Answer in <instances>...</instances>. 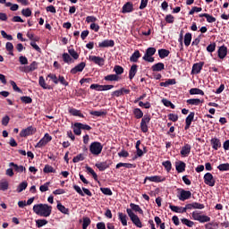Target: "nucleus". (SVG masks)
<instances>
[{"label":"nucleus","mask_w":229,"mask_h":229,"mask_svg":"<svg viewBox=\"0 0 229 229\" xmlns=\"http://www.w3.org/2000/svg\"><path fill=\"white\" fill-rule=\"evenodd\" d=\"M34 214L40 217H49L53 212V207L47 204H36L32 208Z\"/></svg>","instance_id":"f257e3e1"},{"label":"nucleus","mask_w":229,"mask_h":229,"mask_svg":"<svg viewBox=\"0 0 229 229\" xmlns=\"http://www.w3.org/2000/svg\"><path fill=\"white\" fill-rule=\"evenodd\" d=\"M157 53V48L155 47H148L146 49L145 55L142 57L144 62H148V64H153L155 62L154 55Z\"/></svg>","instance_id":"f03ea898"},{"label":"nucleus","mask_w":229,"mask_h":229,"mask_svg":"<svg viewBox=\"0 0 229 229\" xmlns=\"http://www.w3.org/2000/svg\"><path fill=\"white\" fill-rule=\"evenodd\" d=\"M89 151L91 155L98 157L103 151V145L99 141H94L89 145Z\"/></svg>","instance_id":"7ed1b4c3"},{"label":"nucleus","mask_w":229,"mask_h":229,"mask_svg":"<svg viewBox=\"0 0 229 229\" xmlns=\"http://www.w3.org/2000/svg\"><path fill=\"white\" fill-rule=\"evenodd\" d=\"M126 212L131 221H132L133 225H135L137 228H142V222H140V218H139V216L135 215V213H133L131 208H127Z\"/></svg>","instance_id":"20e7f679"},{"label":"nucleus","mask_w":229,"mask_h":229,"mask_svg":"<svg viewBox=\"0 0 229 229\" xmlns=\"http://www.w3.org/2000/svg\"><path fill=\"white\" fill-rule=\"evenodd\" d=\"M150 121L151 115L149 114H144V116L141 118L140 128L143 133H148V131H149L148 124H149Z\"/></svg>","instance_id":"39448f33"},{"label":"nucleus","mask_w":229,"mask_h":229,"mask_svg":"<svg viewBox=\"0 0 229 229\" xmlns=\"http://www.w3.org/2000/svg\"><path fill=\"white\" fill-rule=\"evenodd\" d=\"M112 164V160H106L103 162L96 163L95 166L98 169V171L103 172L106 171V169H108Z\"/></svg>","instance_id":"423d86ee"},{"label":"nucleus","mask_w":229,"mask_h":229,"mask_svg":"<svg viewBox=\"0 0 229 229\" xmlns=\"http://www.w3.org/2000/svg\"><path fill=\"white\" fill-rule=\"evenodd\" d=\"M53 140V137L49 133H46L45 136L37 143L36 148H44L48 142Z\"/></svg>","instance_id":"0eeeda50"},{"label":"nucleus","mask_w":229,"mask_h":229,"mask_svg":"<svg viewBox=\"0 0 229 229\" xmlns=\"http://www.w3.org/2000/svg\"><path fill=\"white\" fill-rule=\"evenodd\" d=\"M180 191V195L178 196L180 201H185L186 199H191L192 193L191 191H185L183 189H178Z\"/></svg>","instance_id":"6e6552de"},{"label":"nucleus","mask_w":229,"mask_h":229,"mask_svg":"<svg viewBox=\"0 0 229 229\" xmlns=\"http://www.w3.org/2000/svg\"><path fill=\"white\" fill-rule=\"evenodd\" d=\"M204 183L208 185V187H214L216 185V179H214V175H212L210 173H207L204 175Z\"/></svg>","instance_id":"1a4fd4ad"},{"label":"nucleus","mask_w":229,"mask_h":229,"mask_svg":"<svg viewBox=\"0 0 229 229\" xmlns=\"http://www.w3.org/2000/svg\"><path fill=\"white\" fill-rule=\"evenodd\" d=\"M131 90L126 88H122L120 89L114 90L112 92V98H121V96H124V94H130Z\"/></svg>","instance_id":"9d476101"},{"label":"nucleus","mask_w":229,"mask_h":229,"mask_svg":"<svg viewBox=\"0 0 229 229\" xmlns=\"http://www.w3.org/2000/svg\"><path fill=\"white\" fill-rule=\"evenodd\" d=\"M203 65H205V62H199L192 65L191 74H199L203 70Z\"/></svg>","instance_id":"9b49d317"},{"label":"nucleus","mask_w":229,"mask_h":229,"mask_svg":"<svg viewBox=\"0 0 229 229\" xmlns=\"http://www.w3.org/2000/svg\"><path fill=\"white\" fill-rule=\"evenodd\" d=\"M85 67H87V64H85V62H81L73 67L70 72L71 74H78V72H83V69H85Z\"/></svg>","instance_id":"f8f14e48"},{"label":"nucleus","mask_w":229,"mask_h":229,"mask_svg":"<svg viewBox=\"0 0 229 229\" xmlns=\"http://www.w3.org/2000/svg\"><path fill=\"white\" fill-rule=\"evenodd\" d=\"M135 8H133V3L126 2L122 7V13H131Z\"/></svg>","instance_id":"ddd939ff"},{"label":"nucleus","mask_w":229,"mask_h":229,"mask_svg":"<svg viewBox=\"0 0 229 229\" xmlns=\"http://www.w3.org/2000/svg\"><path fill=\"white\" fill-rule=\"evenodd\" d=\"M90 62H94L96 65H99V67H103L105 65V58L96 56V55H89Z\"/></svg>","instance_id":"4468645a"},{"label":"nucleus","mask_w":229,"mask_h":229,"mask_svg":"<svg viewBox=\"0 0 229 229\" xmlns=\"http://www.w3.org/2000/svg\"><path fill=\"white\" fill-rule=\"evenodd\" d=\"M194 115H196V114L194 112H191L189 114V115L186 117L185 126H184L185 131H187V130H189V128H191V125L192 124V121H194Z\"/></svg>","instance_id":"2eb2a0df"},{"label":"nucleus","mask_w":229,"mask_h":229,"mask_svg":"<svg viewBox=\"0 0 229 229\" xmlns=\"http://www.w3.org/2000/svg\"><path fill=\"white\" fill-rule=\"evenodd\" d=\"M218 58L220 60H224V58H226V55H228V47L226 46L223 45L220 47L217 50Z\"/></svg>","instance_id":"dca6fc26"},{"label":"nucleus","mask_w":229,"mask_h":229,"mask_svg":"<svg viewBox=\"0 0 229 229\" xmlns=\"http://www.w3.org/2000/svg\"><path fill=\"white\" fill-rule=\"evenodd\" d=\"M147 180H148V182H154L155 183H160L161 182H165V177L160 175L147 176L145 177V182Z\"/></svg>","instance_id":"f3484780"},{"label":"nucleus","mask_w":229,"mask_h":229,"mask_svg":"<svg viewBox=\"0 0 229 229\" xmlns=\"http://www.w3.org/2000/svg\"><path fill=\"white\" fill-rule=\"evenodd\" d=\"M115 46V42L114 39H105L102 42L98 43V47H114Z\"/></svg>","instance_id":"a211bd4d"},{"label":"nucleus","mask_w":229,"mask_h":229,"mask_svg":"<svg viewBox=\"0 0 229 229\" xmlns=\"http://www.w3.org/2000/svg\"><path fill=\"white\" fill-rule=\"evenodd\" d=\"M164 69H165V64H164V63H157L151 66V71H153V72H160L161 71H164Z\"/></svg>","instance_id":"6ab92c4d"},{"label":"nucleus","mask_w":229,"mask_h":229,"mask_svg":"<svg viewBox=\"0 0 229 229\" xmlns=\"http://www.w3.org/2000/svg\"><path fill=\"white\" fill-rule=\"evenodd\" d=\"M191 147L190 144L186 143L181 149L182 157H189L191 155Z\"/></svg>","instance_id":"aec40b11"},{"label":"nucleus","mask_w":229,"mask_h":229,"mask_svg":"<svg viewBox=\"0 0 229 229\" xmlns=\"http://www.w3.org/2000/svg\"><path fill=\"white\" fill-rule=\"evenodd\" d=\"M185 167H187V165L183 161H178L175 162V169L177 173H183L185 171Z\"/></svg>","instance_id":"412c9836"},{"label":"nucleus","mask_w":229,"mask_h":229,"mask_svg":"<svg viewBox=\"0 0 229 229\" xmlns=\"http://www.w3.org/2000/svg\"><path fill=\"white\" fill-rule=\"evenodd\" d=\"M210 144L215 151H217L219 148H221V140L217 138H212L210 140Z\"/></svg>","instance_id":"4be33fe9"},{"label":"nucleus","mask_w":229,"mask_h":229,"mask_svg":"<svg viewBox=\"0 0 229 229\" xmlns=\"http://www.w3.org/2000/svg\"><path fill=\"white\" fill-rule=\"evenodd\" d=\"M169 208H170V210H172V212H175L176 214H185V208H182V207H178V206L170 204Z\"/></svg>","instance_id":"5701e85b"},{"label":"nucleus","mask_w":229,"mask_h":229,"mask_svg":"<svg viewBox=\"0 0 229 229\" xmlns=\"http://www.w3.org/2000/svg\"><path fill=\"white\" fill-rule=\"evenodd\" d=\"M69 114H71V115H73L74 117H81L82 119L85 118V115H83V114H81V111H80L76 108H70Z\"/></svg>","instance_id":"b1692460"},{"label":"nucleus","mask_w":229,"mask_h":229,"mask_svg":"<svg viewBox=\"0 0 229 229\" xmlns=\"http://www.w3.org/2000/svg\"><path fill=\"white\" fill-rule=\"evenodd\" d=\"M132 114L135 119H142L144 116V112H142V110L139 107L134 108Z\"/></svg>","instance_id":"393cba45"},{"label":"nucleus","mask_w":229,"mask_h":229,"mask_svg":"<svg viewBox=\"0 0 229 229\" xmlns=\"http://www.w3.org/2000/svg\"><path fill=\"white\" fill-rule=\"evenodd\" d=\"M118 219L121 221L123 226H128V216L126 214L118 213Z\"/></svg>","instance_id":"a878e982"},{"label":"nucleus","mask_w":229,"mask_h":229,"mask_svg":"<svg viewBox=\"0 0 229 229\" xmlns=\"http://www.w3.org/2000/svg\"><path fill=\"white\" fill-rule=\"evenodd\" d=\"M139 68V65L132 64L130 71H129V79L132 80L135 78V74H137V69Z\"/></svg>","instance_id":"bb28decb"},{"label":"nucleus","mask_w":229,"mask_h":229,"mask_svg":"<svg viewBox=\"0 0 229 229\" xmlns=\"http://www.w3.org/2000/svg\"><path fill=\"white\" fill-rule=\"evenodd\" d=\"M105 81H119L121 78L115 74H108L104 77Z\"/></svg>","instance_id":"cd10ccee"},{"label":"nucleus","mask_w":229,"mask_h":229,"mask_svg":"<svg viewBox=\"0 0 229 229\" xmlns=\"http://www.w3.org/2000/svg\"><path fill=\"white\" fill-rule=\"evenodd\" d=\"M203 102L204 100L199 98H190L186 101L188 105H194L195 106H199V105H201Z\"/></svg>","instance_id":"c85d7f7f"},{"label":"nucleus","mask_w":229,"mask_h":229,"mask_svg":"<svg viewBox=\"0 0 229 229\" xmlns=\"http://www.w3.org/2000/svg\"><path fill=\"white\" fill-rule=\"evenodd\" d=\"M140 51L135 50L134 53L130 57V62L137 63L139 62V58H140Z\"/></svg>","instance_id":"c756f323"},{"label":"nucleus","mask_w":229,"mask_h":229,"mask_svg":"<svg viewBox=\"0 0 229 229\" xmlns=\"http://www.w3.org/2000/svg\"><path fill=\"white\" fill-rule=\"evenodd\" d=\"M36 223V227L37 228H42V226H46L49 223V221L44 219V218H39L35 220Z\"/></svg>","instance_id":"7c9ffc66"},{"label":"nucleus","mask_w":229,"mask_h":229,"mask_svg":"<svg viewBox=\"0 0 229 229\" xmlns=\"http://www.w3.org/2000/svg\"><path fill=\"white\" fill-rule=\"evenodd\" d=\"M191 42H192V34L191 32H188L184 35V45L186 47H189L191 46Z\"/></svg>","instance_id":"2f4dec72"},{"label":"nucleus","mask_w":229,"mask_h":229,"mask_svg":"<svg viewBox=\"0 0 229 229\" xmlns=\"http://www.w3.org/2000/svg\"><path fill=\"white\" fill-rule=\"evenodd\" d=\"M171 52L165 48H161L158 50L159 58L161 59L167 58V56H169Z\"/></svg>","instance_id":"473e14b6"},{"label":"nucleus","mask_w":229,"mask_h":229,"mask_svg":"<svg viewBox=\"0 0 229 229\" xmlns=\"http://www.w3.org/2000/svg\"><path fill=\"white\" fill-rule=\"evenodd\" d=\"M199 17H205L207 19V22L212 23L216 22V17L208 14V13H200L199 14Z\"/></svg>","instance_id":"72a5a7b5"},{"label":"nucleus","mask_w":229,"mask_h":229,"mask_svg":"<svg viewBox=\"0 0 229 229\" xmlns=\"http://www.w3.org/2000/svg\"><path fill=\"white\" fill-rule=\"evenodd\" d=\"M190 94H191V96H194V95L205 96V92L198 88L191 89Z\"/></svg>","instance_id":"f704fd0d"},{"label":"nucleus","mask_w":229,"mask_h":229,"mask_svg":"<svg viewBox=\"0 0 229 229\" xmlns=\"http://www.w3.org/2000/svg\"><path fill=\"white\" fill-rule=\"evenodd\" d=\"M38 83H39L40 87H42V89H45L47 90H51V86L46 84V80L44 79L43 76L39 77Z\"/></svg>","instance_id":"c9c22d12"},{"label":"nucleus","mask_w":229,"mask_h":229,"mask_svg":"<svg viewBox=\"0 0 229 229\" xmlns=\"http://www.w3.org/2000/svg\"><path fill=\"white\" fill-rule=\"evenodd\" d=\"M130 207H131V208H130L131 210H132L134 212H139V214H144V211L142 210L140 206L134 204V203H131Z\"/></svg>","instance_id":"e433bc0d"},{"label":"nucleus","mask_w":229,"mask_h":229,"mask_svg":"<svg viewBox=\"0 0 229 229\" xmlns=\"http://www.w3.org/2000/svg\"><path fill=\"white\" fill-rule=\"evenodd\" d=\"M160 87H169V85H176V79H168L165 82H160Z\"/></svg>","instance_id":"4c0bfd02"},{"label":"nucleus","mask_w":229,"mask_h":229,"mask_svg":"<svg viewBox=\"0 0 229 229\" xmlns=\"http://www.w3.org/2000/svg\"><path fill=\"white\" fill-rule=\"evenodd\" d=\"M90 223H92V221L90 220V218H89V216H84L82 218V229H87L89 228V226H90Z\"/></svg>","instance_id":"58836bf2"},{"label":"nucleus","mask_w":229,"mask_h":229,"mask_svg":"<svg viewBox=\"0 0 229 229\" xmlns=\"http://www.w3.org/2000/svg\"><path fill=\"white\" fill-rule=\"evenodd\" d=\"M63 60L64 64H72L74 61L72 60V57H71V55L68 53L63 54Z\"/></svg>","instance_id":"ea45409f"},{"label":"nucleus","mask_w":229,"mask_h":229,"mask_svg":"<svg viewBox=\"0 0 229 229\" xmlns=\"http://www.w3.org/2000/svg\"><path fill=\"white\" fill-rule=\"evenodd\" d=\"M86 170H87V173H89V174L92 175V177L95 180V182H98V174H96L94 169H92V167H90L89 165H86Z\"/></svg>","instance_id":"a19ab883"},{"label":"nucleus","mask_w":229,"mask_h":229,"mask_svg":"<svg viewBox=\"0 0 229 229\" xmlns=\"http://www.w3.org/2000/svg\"><path fill=\"white\" fill-rule=\"evenodd\" d=\"M81 125L80 124V123H75L73 125V133L75 135H81Z\"/></svg>","instance_id":"79ce46f5"},{"label":"nucleus","mask_w":229,"mask_h":229,"mask_svg":"<svg viewBox=\"0 0 229 229\" xmlns=\"http://www.w3.org/2000/svg\"><path fill=\"white\" fill-rule=\"evenodd\" d=\"M114 72H115L116 76H120L121 74H123L124 72V68H123V66H121V65H114Z\"/></svg>","instance_id":"37998d69"},{"label":"nucleus","mask_w":229,"mask_h":229,"mask_svg":"<svg viewBox=\"0 0 229 229\" xmlns=\"http://www.w3.org/2000/svg\"><path fill=\"white\" fill-rule=\"evenodd\" d=\"M9 165L10 167H13L14 171L17 173H22V171H24V166L17 165L15 163H10Z\"/></svg>","instance_id":"c03bdc74"},{"label":"nucleus","mask_w":229,"mask_h":229,"mask_svg":"<svg viewBox=\"0 0 229 229\" xmlns=\"http://www.w3.org/2000/svg\"><path fill=\"white\" fill-rule=\"evenodd\" d=\"M89 114L95 117H103V115H106V111H90Z\"/></svg>","instance_id":"a18cd8bd"},{"label":"nucleus","mask_w":229,"mask_h":229,"mask_svg":"<svg viewBox=\"0 0 229 229\" xmlns=\"http://www.w3.org/2000/svg\"><path fill=\"white\" fill-rule=\"evenodd\" d=\"M57 210L62 212V214H69V208H65V206L62 205V203L57 204Z\"/></svg>","instance_id":"49530a36"},{"label":"nucleus","mask_w":229,"mask_h":229,"mask_svg":"<svg viewBox=\"0 0 229 229\" xmlns=\"http://www.w3.org/2000/svg\"><path fill=\"white\" fill-rule=\"evenodd\" d=\"M162 165H164L165 171H167V173L171 172V169H173V164H171V161L167 160L162 163Z\"/></svg>","instance_id":"de8ad7c7"},{"label":"nucleus","mask_w":229,"mask_h":229,"mask_svg":"<svg viewBox=\"0 0 229 229\" xmlns=\"http://www.w3.org/2000/svg\"><path fill=\"white\" fill-rule=\"evenodd\" d=\"M28 187V182H23L21 183H20L16 189L17 192H22V191H26V188Z\"/></svg>","instance_id":"09e8293b"},{"label":"nucleus","mask_w":229,"mask_h":229,"mask_svg":"<svg viewBox=\"0 0 229 229\" xmlns=\"http://www.w3.org/2000/svg\"><path fill=\"white\" fill-rule=\"evenodd\" d=\"M68 53L70 56H72L73 60H78V58H80V55L78 52H76V50H74V48L69 49Z\"/></svg>","instance_id":"8fccbe9b"},{"label":"nucleus","mask_w":229,"mask_h":229,"mask_svg":"<svg viewBox=\"0 0 229 229\" xmlns=\"http://www.w3.org/2000/svg\"><path fill=\"white\" fill-rule=\"evenodd\" d=\"M43 173H46V174L56 173V170L53 166H51L49 165H46L43 169Z\"/></svg>","instance_id":"3c124183"},{"label":"nucleus","mask_w":229,"mask_h":229,"mask_svg":"<svg viewBox=\"0 0 229 229\" xmlns=\"http://www.w3.org/2000/svg\"><path fill=\"white\" fill-rule=\"evenodd\" d=\"M181 221H182V225H185L189 228H192L194 226V222H192L187 218H182V219H181Z\"/></svg>","instance_id":"603ef678"},{"label":"nucleus","mask_w":229,"mask_h":229,"mask_svg":"<svg viewBox=\"0 0 229 229\" xmlns=\"http://www.w3.org/2000/svg\"><path fill=\"white\" fill-rule=\"evenodd\" d=\"M89 89H91V90H97L98 92H103V85H100V84H91Z\"/></svg>","instance_id":"864d4df0"},{"label":"nucleus","mask_w":229,"mask_h":229,"mask_svg":"<svg viewBox=\"0 0 229 229\" xmlns=\"http://www.w3.org/2000/svg\"><path fill=\"white\" fill-rule=\"evenodd\" d=\"M83 160H85V157H83V154H79L73 157L72 162L73 164H78V162H81Z\"/></svg>","instance_id":"5fc2aeb1"},{"label":"nucleus","mask_w":229,"mask_h":229,"mask_svg":"<svg viewBox=\"0 0 229 229\" xmlns=\"http://www.w3.org/2000/svg\"><path fill=\"white\" fill-rule=\"evenodd\" d=\"M51 182H45L43 185H41L39 187V191L40 192H47V191H49V185H50Z\"/></svg>","instance_id":"6e6d98bb"},{"label":"nucleus","mask_w":229,"mask_h":229,"mask_svg":"<svg viewBox=\"0 0 229 229\" xmlns=\"http://www.w3.org/2000/svg\"><path fill=\"white\" fill-rule=\"evenodd\" d=\"M217 169H219L220 171H229V163H225V164H220L217 166Z\"/></svg>","instance_id":"4d7b16f0"},{"label":"nucleus","mask_w":229,"mask_h":229,"mask_svg":"<svg viewBox=\"0 0 229 229\" xmlns=\"http://www.w3.org/2000/svg\"><path fill=\"white\" fill-rule=\"evenodd\" d=\"M8 181H2L0 182V191H8Z\"/></svg>","instance_id":"13d9d810"},{"label":"nucleus","mask_w":229,"mask_h":229,"mask_svg":"<svg viewBox=\"0 0 229 229\" xmlns=\"http://www.w3.org/2000/svg\"><path fill=\"white\" fill-rule=\"evenodd\" d=\"M100 191L106 196H112L113 194L112 190H110V188H100Z\"/></svg>","instance_id":"bf43d9fd"},{"label":"nucleus","mask_w":229,"mask_h":229,"mask_svg":"<svg viewBox=\"0 0 229 229\" xmlns=\"http://www.w3.org/2000/svg\"><path fill=\"white\" fill-rule=\"evenodd\" d=\"M191 216L194 221H199V219H201L202 215L198 211H193Z\"/></svg>","instance_id":"052dcab7"},{"label":"nucleus","mask_w":229,"mask_h":229,"mask_svg":"<svg viewBox=\"0 0 229 229\" xmlns=\"http://www.w3.org/2000/svg\"><path fill=\"white\" fill-rule=\"evenodd\" d=\"M210 222V216L207 215H202L200 216V219L199 220V223H208Z\"/></svg>","instance_id":"680f3d73"},{"label":"nucleus","mask_w":229,"mask_h":229,"mask_svg":"<svg viewBox=\"0 0 229 229\" xmlns=\"http://www.w3.org/2000/svg\"><path fill=\"white\" fill-rule=\"evenodd\" d=\"M165 21L168 24H173V22H174V16H173L172 14H168L165 16Z\"/></svg>","instance_id":"e2e57ef3"},{"label":"nucleus","mask_w":229,"mask_h":229,"mask_svg":"<svg viewBox=\"0 0 229 229\" xmlns=\"http://www.w3.org/2000/svg\"><path fill=\"white\" fill-rule=\"evenodd\" d=\"M19 62L21 65H28V58L24 55L19 57Z\"/></svg>","instance_id":"0e129e2a"},{"label":"nucleus","mask_w":229,"mask_h":229,"mask_svg":"<svg viewBox=\"0 0 229 229\" xmlns=\"http://www.w3.org/2000/svg\"><path fill=\"white\" fill-rule=\"evenodd\" d=\"M208 53H214L216 51V43H211L207 47Z\"/></svg>","instance_id":"69168bd1"},{"label":"nucleus","mask_w":229,"mask_h":229,"mask_svg":"<svg viewBox=\"0 0 229 229\" xmlns=\"http://www.w3.org/2000/svg\"><path fill=\"white\" fill-rule=\"evenodd\" d=\"M168 119H169V121H172L173 123H176V121H178V114H169Z\"/></svg>","instance_id":"338daca9"},{"label":"nucleus","mask_w":229,"mask_h":229,"mask_svg":"<svg viewBox=\"0 0 229 229\" xmlns=\"http://www.w3.org/2000/svg\"><path fill=\"white\" fill-rule=\"evenodd\" d=\"M21 137H28L30 135V127H27L26 129H23L21 133Z\"/></svg>","instance_id":"774afa93"}]
</instances>
